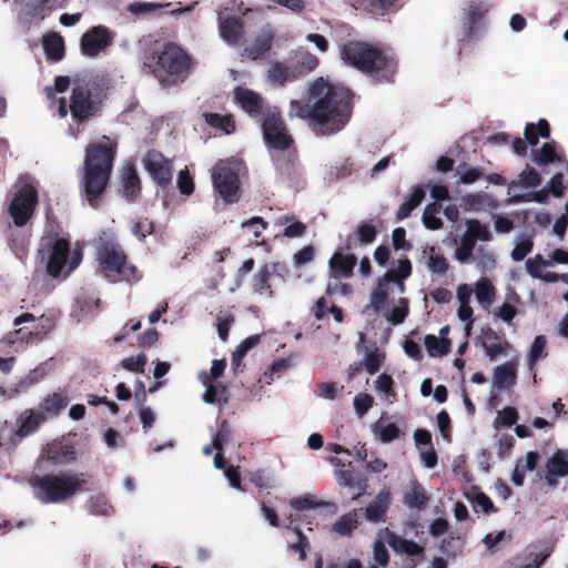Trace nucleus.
Here are the masks:
<instances>
[{"label":"nucleus","mask_w":568,"mask_h":568,"mask_svg":"<svg viewBox=\"0 0 568 568\" xmlns=\"http://www.w3.org/2000/svg\"><path fill=\"white\" fill-rule=\"evenodd\" d=\"M487 9L479 2H470L462 9L459 42L469 41L477 37L484 24Z\"/></svg>","instance_id":"obj_19"},{"label":"nucleus","mask_w":568,"mask_h":568,"mask_svg":"<svg viewBox=\"0 0 568 568\" xmlns=\"http://www.w3.org/2000/svg\"><path fill=\"white\" fill-rule=\"evenodd\" d=\"M534 247V243L529 237L519 241L511 251V258L516 262L523 261Z\"/></svg>","instance_id":"obj_57"},{"label":"nucleus","mask_w":568,"mask_h":568,"mask_svg":"<svg viewBox=\"0 0 568 568\" xmlns=\"http://www.w3.org/2000/svg\"><path fill=\"white\" fill-rule=\"evenodd\" d=\"M425 191L422 186L417 185L413 189L409 196L402 203L396 212V220L403 221L407 219L412 212L423 202Z\"/></svg>","instance_id":"obj_36"},{"label":"nucleus","mask_w":568,"mask_h":568,"mask_svg":"<svg viewBox=\"0 0 568 568\" xmlns=\"http://www.w3.org/2000/svg\"><path fill=\"white\" fill-rule=\"evenodd\" d=\"M402 0H358V8L369 14L384 17L396 12Z\"/></svg>","instance_id":"obj_28"},{"label":"nucleus","mask_w":568,"mask_h":568,"mask_svg":"<svg viewBox=\"0 0 568 568\" xmlns=\"http://www.w3.org/2000/svg\"><path fill=\"white\" fill-rule=\"evenodd\" d=\"M373 405V397L365 393H359L354 397V408L356 414L362 417Z\"/></svg>","instance_id":"obj_61"},{"label":"nucleus","mask_w":568,"mask_h":568,"mask_svg":"<svg viewBox=\"0 0 568 568\" xmlns=\"http://www.w3.org/2000/svg\"><path fill=\"white\" fill-rule=\"evenodd\" d=\"M290 506L294 508L297 511L308 510V509H315L318 507H334L335 506L331 503L321 501L316 498V496L306 494L302 495L295 498H292L290 500Z\"/></svg>","instance_id":"obj_38"},{"label":"nucleus","mask_w":568,"mask_h":568,"mask_svg":"<svg viewBox=\"0 0 568 568\" xmlns=\"http://www.w3.org/2000/svg\"><path fill=\"white\" fill-rule=\"evenodd\" d=\"M476 243L473 239H470L467 234L462 237L460 245L456 248L455 257L460 263H467L470 258H473V251L475 248Z\"/></svg>","instance_id":"obj_50"},{"label":"nucleus","mask_w":568,"mask_h":568,"mask_svg":"<svg viewBox=\"0 0 568 568\" xmlns=\"http://www.w3.org/2000/svg\"><path fill=\"white\" fill-rule=\"evenodd\" d=\"M113 42V32L104 27L97 26L89 29L81 37V52L89 58H95Z\"/></svg>","instance_id":"obj_20"},{"label":"nucleus","mask_w":568,"mask_h":568,"mask_svg":"<svg viewBox=\"0 0 568 568\" xmlns=\"http://www.w3.org/2000/svg\"><path fill=\"white\" fill-rule=\"evenodd\" d=\"M88 509L94 516H111L113 514V507L103 495L91 497L88 503Z\"/></svg>","instance_id":"obj_45"},{"label":"nucleus","mask_w":568,"mask_h":568,"mask_svg":"<svg viewBox=\"0 0 568 568\" xmlns=\"http://www.w3.org/2000/svg\"><path fill=\"white\" fill-rule=\"evenodd\" d=\"M297 63L303 71L312 72L318 67L320 60L315 54L311 52H304L300 55Z\"/></svg>","instance_id":"obj_64"},{"label":"nucleus","mask_w":568,"mask_h":568,"mask_svg":"<svg viewBox=\"0 0 568 568\" xmlns=\"http://www.w3.org/2000/svg\"><path fill=\"white\" fill-rule=\"evenodd\" d=\"M41 252L47 254V273L51 277H59L67 268V274L74 271L82 261V250H71L69 239L60 236H43L41 240Z\"/></svg>","instance_id":"obj_8"},{"label":"nucleus","mask_w":568,"mask_h":568,"mask_svg":"<svg viewBox=\"0 0 568 568\" xmlns=\"http://www.w3.org/2000/svg\"><path fill=\"white\" fill-rule=\"evenodd\" d=\"M260 122L264 141L268 148L281 152L290 151L294 145V140L287 132L280 108L273 106L267 116Z\"/></svg>","instance_id":"obj_12"},{"label":"nucleus","mask_w":568,"mask_h":568,"mask_svg":"<svg viewBox=\"0 0 568 568\" xmlns=\"http://www.w3.org/2000/svg\"><path fill=\"white\" fill-rule=\"evenodd\" d=\"M29 322L32 323L30 329L28 327H20L14 332L9 333L3 341L12 346H14L16 344L22 345L38 343L55 326V320L53 316L42 314L41 316L36 317L31 313H23L20 316L16 317L13 321V325L20 326L21 324Z\"/></svg>","instance_id":"obj_9"},{"label":"nucleus","mask_w":568,"mask_h":568,"mask_svg":"<svg viewBox=\"0 0 568 568\" xmlns=\"http://www.w3.org/2000/svg\"><path fill=\"white\" fill-rule=\"evenodd\" d=\"M341 60L377 83L394 82L397 60L379 44L361 40H347L339 45Z\"/></svg>","instance_id":"obj_3"},{"label":"nucleus","mask_w":568,"mask_h":568,"mask_svg":"<svg viewBox=\"0 0 568 568\" xmlns=\"http://www.w3.org/2000/svg\"><path fill=\"white\" fill-rule=\"evenodd\" d=\"M516 381V364L508 362L494 371L493 386L497 389L509 388Z\"/></svg>","instance_id":"obj_33"},{"label":"nucleus","mask_w":568,"mask_h":568,"mask_svg":"<svg viewBox=\"0 0 568 568\" xmlns=\"http://www.w3.org/2000/svg\"><path fill=\"white\" fill-rule=\"evenodd\" d=\"M385 544H388L395 552L407 556H417L423 551V548L415 541L404 539L388 528L381 529L373 545V557L375 562L383 567L388 564L389 558Z\"/></svg>","instance_id":"obj_11"},{"label":"nucleus","mask_w":568,"mask_h":568,"mask_svg":"<svg viewBox=\"0 0 568 568\" xmlns=\"http://www.w3.org/2000/svg\"><path fill=\"white\" fill-rule=\"evenodd\" d=\"M480 338L487 355H503L510 348V345L489 327L483 329Z\"/></svg>","instance_id":"obj_31"},{"label":"nucleus","mask_w":568,"mask_h":568,"mask_svg":"<svg viewBox=\"0 0 568 568\" xmlns=\"http://www.w3.org/2000/svg\"><path fill=\"white\" fill-rule=\"evenodd\" d=\"M216 320H217L216 328H217L219 337L223 342H226V339L229 337L230 328L235 322V317L231 312L226 311V312H220Z\"/></svg>","instance_id":"obj_51"},{"label":"nucleus","mask_w":568,"mask_h":568,"mask_svg":"<svg viewBox=\"0 0 568 568\" xmlns=\"http://www.w3.org/2000/svg\"><path fill=\"white\" fill-rule=\"evenodd\" d=\"M219 30L221 38L229 44H236L243 37L244 22L235 16L220 19Z\"/></svg>","instance_id":"obj_26"},{"label":"nucleus","mask_w":568,"mask_h":568,"mask_svg":"<svg viewBox=\"0 0 568 568\" xmlns=\"http://www.w3.org/2000/svg\"><path fill=\"white\" fill-rule=\"evenodd\" d=\"M374 436L382 443H389L399 436V429L395 424L384 425L379 422L372 426Z\"/></svg>","instance_id":"obj_44"},{"label":"nucleus","mask_w":568,"mask_h":568,"mask_svg":"<svg viewBox=\"0 0 568 568\" xmlns=\"http://www.w3.org/2000/svg\"><path fill=\"white\" fill-rule=\"evenodd\" d=\"M44 419L45 416L43 412L40 410H28L23 413L19 419V428L16 432V435L19 437L30 435L39 428Z\"/></svg>","instance_id":"obj_32"},{"label":"nucleus","mask_w":568,"mask_h":568,"mask_svg":"<svg viewBox=\"0 0 568 568\" xmlns=\"http://www.w3.org/2000/svg\"><path fill=\"white\" fill-rule=\"evenodd\" d=\"M121 194L128 202H135L141 195V179L134 164H126L120 176Z\"/></svg>","instance_id":"obj_22"},{"label":"nucleus","mask_w":568,"mask_h":568,"mask_svg":"<svg viewBox=\"0 0 568 568\" xmlns=\"http://www.w3.org/2000/svg\"><path fill=\"white\" fill-rule=\"evenodd\" d=\"M109 89V81L103 77L75 83L71 90L69 104L72 120L77 124H83L101 116Z\"/></svg>","instance_id":"obj_4"},{"label":"nucleus","mask_w":568,"mask_h":568,"mask_svg":"<svg viewBox=\"0 0 568 568\" xmlns=\"http://www.w3.org/2000/svg\"><path fill=\"white\" fill-rule=\"evenodd\" d=\"M470 239L476 243L477 240L488 242L493 240L491 232L488 225L483 224L480 221L473 219L467 221V233Z\"/></svg>","instance_id":"obj_41"},{"label":"nucleus","mask_w":568,"mask_h":568,"mask_svg":"<svg viewBox=\"0 0 568 568\" xmlns=\"http://www.w3.org/2000/svg\"><path fill=\"white\" fill-rule=\"evenodd\" d=\"M475 294L478 302L490 304L495 297V287L488 278H481L476 284Z\"/></svg>","instance_id":"obj_49"},{"label":"nucleus","mask_w":568,"mask_h":568,"mask_svg":"<svg viewBox=\"0 0 568 568\" xmlns=\"http://www.w3.org/2000/svg\"><path fill=\"white\" fill-rule=\"evenodd\" d=\"M293 532L295 535V541L288 544V549L297 552L300 560L306 559V550L310 548L308 539L302 534L298 527H294Z\"/></svg>","instance_id":"obj_48"},{"label":"nucleus","mask_w":568,"mask_h":568,"mask_svg":"<svg viewBox=\"0 0 568 568\" xmlns=\"http://www.w3.org/2000/svg\"><path fill=\"white\" fill-rule=\"evenodd\" d=\"M42 45L47 59L52 62H59L65 54L64 40L57 32H49L42 38Z\"/></svg>","instance_id":"obj_29"},{"label":"nucleus","mask_w":568,"mask_h":568,"mask_svg":"<svg viewBox=\"0 0 568 568\" xmlns=\"http://www.w3.org/2000/svg\"><path fill=\"white\" fill-rule=\"evenodd\" d=\"M270 80L277 85H284L291 78L290 68L282 62H275L268 69Z\"/></svg>","instance_id":"obj_47"},{"label":"nucleus","mask_w":568,"mask_h":568,"mask_svg":"<svg viewBox=\"0 0 568 568\" xmlns=\"http://www.w3.org/2000/svg\"><path fill=\"white\" fill-rule=\"evenodd\" d=\"M427 266L433 273L445 274L448 271L449 264L444 255L432 254L428 258Z\"/></svg>","instance_id":"obj_60"},{"label":"nucleus","mask_w":568,"mask_h":568,"mask_svg":"<svg viewBox=\"0 0 568 568\" xmlns=\"http://www.w3.org/2000/svg\"><path fill=\"white\" fill-rule=\"evenodd\" d=\"M274 31L270 24L264 27L255 37L251 45L245 48V53L252 60L261 59L272 48L274 40Z\"/></svg>","instance_id":"obj_25"},{"label":"nucleus","mask_w":568,"mask_h":568,"mask_svg":"<svg viewBox=\"0 0 568 568\" xmlns=\"http://www.w3.org/2000/svg\"><path fill=\"white\" fill-rule=\"evenodd\" d=\"M226 362L224 358L214 359L210 373L201 371L197 375L199 381L206 386L205 392L202 395V399L206 404H222L226 402L225 388L217 387L212 383L217 379L224 372Z\"/></svg>","instance_id":"obj_18"},{"label":"nucleus","mask_w":568,"mask_h":568,"mask_svg":"<svg viewBox=\"0 0 568 568\" xmlns=\"http://www.w3.org/2000/svg\"><path fill=\"white\" fill-rule=\"evenodd\" d=\"M45 231L47 234L44 236H59L62 231V227L51 207L45 210Z\"/></svg>","instance_id":"obj_59"},{"label":"nucleus","mask_w":568,"mask_h":568,"mask_svg":"<svg viewBox=\"0 0 568 568\" xmlns=\"http://www.w3.org/2000/svg\"><path fill=\"white\" fill-rule=\"evenodd\" d=\"M159 332L155 328H148L136 337V346L141 349L153 346L159 341Z\"/></svg>","instance_id":"obj_58"},{"label":"nucleus","mask_w":568,"mask_h":568,"mask_svg":"<svg viewBox=\"0 0 568 568\" xmlns=\"http://www.w3.org/2000/svg\"><path fill=\"white\" fill-rule=\"evenodd\" d=\"M353 92L343 85L317 78L308 88L305 100L291 101V112L305 121L317 136L342 131L353 113Z\"/></svg>","instance_id":"obj_1"},{"label":"nucleus","mask_w":568,"mask_h":568,"mask_svg":"<svg viewBox=\"0 0 568 568\" xmlns=\"http://www.w3.org/2000/svg\"><path fill=\"white\" fill-rule=\"evenodd\" d=\"M390 503V493L387 489L381 490L365 509V517L372 523L384 520L386 510Z\"/></svg>","instance_id":"obj_27"},{"label":"nucleus","mask_w":568,"mask_h":568,"mask_svg":"<svg viewBox=\"0 0 568 568\" xmlns=\"http://www.w3.org/2000/svg\"><path fill=\"white\" fill-rule=\"evenodd\" d=\"M428 498L425 489L419 484H413L409 491L404 497V503L409 508H423Z\"/></svg>","instance_id":"obj_40"},{"label":"nucleus","mask_w":568,"mask_h":568,"mask_svg":"<svg viewBox=\"0 0 568 568\" xmlns=\"http://www.w3.org/2000/svg\"><path fill=\"white\" fill-rule=\"evenodd\" d=\"M33 496L43 504L63 503L87 483L83 474L63 471L60 474H32L28 479Z\"/></svg>","instance_id":"obj_5"},{"label":"nucleus","mask_w":568,"mask_h":568,"mask_svg":"<svg viewBox=\"0 0 568 568\" xmlns=\"http://www.w3.org/2000/svg\"><path fill=\"white\" fill-rule=\"evenodd\" d=\"M460 173V182L463 184H471L484 175V170L479 168H469L466 163L458 166Z\"/></svg>","instance_id":"obj_55"},{"label":"nucleus","mask_w":568,"mask_h":568,"mask_svg":"<svg viewBox=\"0 0 568 568\" xmlns=\"http://www.w3.org/2000/svg\"><path fill=\"white\" fill-rule=\"evenodd\" d=\"M176 185L181 194L186 196L193 194L195 187L194 180L186 168L179 172Z\"/></svg>","instance_id":"obj_53"},{"label":"nucleus","mask_w":568,"mask_h":568,"mask_svg":"<svg viewBox=\"0 0 568 568\" xmlns=\"http://www.w3.org/2000/svg\"><path fill=\"white\" fill-rule=\"evenodd\" d=\"M292 366V362L290 357H280L274 361L271 366H268L263 376L260 379V383H264L266 385L272 384L275 378H278L284 372H286Z\"/></svg>","instance_id":"obj_37"},{"label":"nucleus","mask_w":568,"mask_h":568,"mask_svg":"<svg viewBox=\"0 0 568 568\" xmlns=\"http://www.w3.org/2000/svg\"><path fill=\"white\" fill-rule=\"evenodd\" d=\"M378 231L373 221H362L349 235L343 246L344 251H349L356 245L366 246L375 242Z\"/></svg>","instance_id":"obj_24"},{"label":"nucleus","mask_w":568,"mask_h":568,"mask_svg":"<svg viewBox=\"0 0 568 568\" xmlns=\"http://www.w3.org/2000/svg\"><path fill=\"white\" fill-rule=\"evenodd\" d=\"M203 119L209 126L226 135L234 133L236 130V122L234 115L231 113L220 114L214 112H204Z\"/></svg>","instance_id":"obj_30"},{"label":"nucleus","mask_w":568,"mask_h":568,"mask_svg":"<svg viewBox=\"0 0 568 568\" xmlns=\"http://www.w3.org/2000/svg\"><path fill=\"white\" fill-rule=\"evenodd\" d=\"M154 232V223L149 217H139L132 227V233L143 242L148 235Z\"/></svg>","instance_id":"obj_52"},{"label":"nucleus","mask_w":568,"mask_h":568,"mask_svg":"<svg viewBox=\"0 0 568 568\" xmlns=\"http://www.w3.org/2000/svg\"><path fill=\"white\" fill-rule=\"evenodd\" d=\"M520 182L525 187H537L541 183V178L535 169L528 166L520 174Z\"/></svg>","instance_id":"obj_63"},{"label":"nucleus","mask_w":568,"mask_h":568,"mask_svg":"<svg viewBox=\"0 0 568 568\" xmlns=\"http://www.w3.org/2000/svg\"><path fill=\"white\" fill-rule=\"evenodd\" d=\"M285 270V264L271 263L262 265L252 278V290L255 294L267 298L275 297V291L272 285V275L278 272V268Z\"/></svg>","instance_id":"obj_21"},{"label":"nucleus","mask_w":568,"mask_h":568,"mask_svg":"<svg viewBox=\"0 0 568 568\" xmlns=\"http://www.w3.org/2000/svg\"><path fill=\"white\" fill-rule=\"evenodd\" d=\"M74 458L75 456L72 446L54 442L48 444L42 449L34 464V470L39 473H48L55 466L71 463Z\"/></svg>","instance_id":"obj_16"},{"label":"nucleus","mask_w":568,"mask_h":568,"mask_svg":"<svg viewBox=\"0 0 568 568\" xmlns=\"http://www.w3.org/2000/svg\"><path fill=\"white\" fill-rule=\"evenodd\" d=\"M265 335L258 334L248 336L236 347L232 355H246L248 351L258 345L262 339H265Z\"/></svg>","instance_id":"obj_62"},{"label":"nucleus","mask_w":568,"mask_h":568,"mask_svg":"<svg viewBox=\"0 0 568 568\" xmlns=\"http://www.w3.org/2000/svg\"><path fill=\"white\" fill-rule=\"evenodd\" d=\"M408 313H409L408 301L406 298H399L398 305L392 310L387 320L393 325H399L405 321Z\"/></svg>","instance_id":"obj_54"},{"label":"nucleus","mask_w":568,"mask_h":568,"mask_svg":"<svg viewBox=\"0 0 568 568\" xmlns=\"http://www.w3.org/2000/svg\"><path fill=\"white\" fill-rule=\"evenodd\" d=\"M234 102L250 118L261 121L274 105H270L266 100L256 91L237 85L233 90Z\"/></svg>","instance_id":"obj_15"},{"label":"nucleus","mask_w":568,"mask_h":568,"mask_svg":"<svg viewBox=\"0 0 568 568\" xmlns=\"http://www.w3.org/2000/svg\"><path fill=\"white\" fill-rule=\"evenodd\" d=\"M531 158L540 166L564 161V156L557 154L556 141L546 142L540 149L532 150Z\"/></svg>","instance_id":"obj_35"},{"label":"nucleus","mask_w":568,"mask_h":568,"mask_svg":"<svg viewBox=\"0 0 568 568\" xmlns=\"http://www.w3.org/2000/svg\"><path fill=\"white\" fill-rule=\"evenodd\" d=\"M143 166L152 181L162 190L168 189L173 180V162L162 152L148 150L142 160Z\"/></svg>","instance_id":"obj_14"},{"label":"nucleus","mask_w":568,"mask_h":568,"mask_svg":"<svg viewBox=\"0 0 568 568\" xmlns=\"http://www.w3.org/2000/svg\"><path fill=\"white\" fill-rule=\"evenodd\" d=\"M239 171L237 164L229 161H220L213 166V187L225 204H234L241 200L242 190Z\"/></svg>","instance_id":"obj_10"},{"label":"nucleus","mask_w":568,"mask_h":568,"mask_svg":"<svg viewBox=\"0 0 568 568\" xmlns=\"http://www.w3.org/2000/svg\"><path fill=\"white\" fill-rule=\"evenodd\" d=\"M357 264L354 254H343L341 251L333 253L328 261L329 275L336 280L351 278Z\"/></svg>","instance_id":"obj_23"},{"label":"nucleus","mask_w":568,"mask_h":568,"mask_svg":"<svg viewBox=\"0 0 568 568\" xmlns=\"http://www.w3.org/2000/svg\"><path fill=\"white\" fill-rule=\"evenodd\" d=\"M358 525V513L353 510L348 514L343 515L332 527V531L339 536H348L357 528Z\"/></svg>","instance_id":"obj_39"},{"label":"nucleus","mask_w":568,"mask_h":568,"mask_svg":"<svg viewBox=\"0 0 568 568\" xmlns=\"http://www.w3.org/2000/svg\"><path fill=\"white\" fill-rule=\"evenodd\" d=\"M68 0H29L18 13V21L27 28L48 18L54 10L61 9Z\"/></svg>","instance_id":"obj_17"},{"label":"nucleus","mask_w":568,"mask_h":568,"mask_svg":"<svg viewBox=\"0 0 568 568\" xmlns=\"http://www.w3.org/2000/svg\"><path fill=\"white\" fill-rule=\"evenodd\" d=\"M192 67V57L174 42H166L162 50L146 55L143 61V68L160 81H164L166 75L183 81Z\"/></svg>","instance_id":"obj_7"},{"label":"nucleus","mask_w":568,"mask_h":568,"mask_svg":"<svg viewBox=\"0 0 568 568\" xmlns=\"http://www.w3.org/2000/svg\"><path fill=\"white\" fill-rule=\"evenodd\" d=\"M549 265L550 262L545 260L540 254H537L536 256L526 261V270L528 274L534 278H539L541 276L540 268Z\"/></svg>","instance_id":"obj_56"},{"label":"nucleus","mask_w":568,"mask_h":568,"mask_svg":"<svg viewBox=\"0 0 568 568\" xmlns=\"http://www.w3.org/2000/svg\"><path fill=\"white\" fill-rule=\"evenodd\" d=\"M95 258L100 273L111 283H134L141 278L136 266L129 262L128 254L113 240L100 237L97 241Z\"/></svg>","instance_id":"obj_6"},{"label":"nucleus","mask_w":568,"mask_h":568,"mask_svg":"<svg viewBox=\"0 0 568 568\" xmlns=\"http://www.w3.org/2000/svg\"><path fill=\"white\" fill-rule=\"evenodd\" d=\"M118 143L108 135L85 146L81 194L93 209L100 206L101 197L110 182Z\"/></svg>","instance_id":"obj_2"},{"label":"nucleus","mask_w":568,"mask_h":568,"mask_svg":"<svg viewBox=\"0 0 568 568\" xmlns=\"http://www.w3.org/2000/svg\"><path fill=\"white\" fill-rule=\"evenodd\" d=\"M67 405L68 400L64 396L53 393L43 399L41 408L49 416H57Z\"/></svg>","instance_id":"obj_43"},{"label":"nucleus","mask_w":568,"mask_h":568,"mask_svg":"<svg viewBox=\"0 0 568 568\" xmlns=\"http://www.w3.org/2000/svg\"><path fill=\"white\" fill-rule=\"evenodd\" d=\"M388 298V284L383 282L379 277L376 283V287L372 292L371 303L376 312H379L386 304Z\"/></svg>","instance_id":"obj_46"},{"label":"nucleus","mask_w":568,"mask_h":568,"mask_svg":"<svg viewBox=\"0 0 568 568\" xmlns=\"http://www.w3.org/2000/svg\"><path fill=\"white\" fill-rule=\"evenodd\" d=\"M546 479L551 483L550 477H562L568 475V452L557 450L547 462Z\"/></svg>","instance_id":"obj_34"},{"label":"nucleus","mask_w":568,"mask_h":568,"mask_svg":"<svg viewBox=\"0 0 568 568\" xmlns=\"http://www.w3.org/2000/svg\"><path fill=\"white\" fill-rule=\"evenodd\" d=\"M424 344L429 355H447L452 346L449 339H440L433 334L425 336Z\"/></svg>","instance_id":"obj_42"},{"label":"nucleus","mask_w":568,"mask_h":568,"mask_svg":"<svg viewBox=\"0 0 568 568\" xmlns=\"http://www.w3.org/2000/svg\"><path fill=\"white\" fill-rule=\"evenodd\" d=\"M39 204L37 187L31 183H26L14 193L9 205L8 212L16 226H24L33 216Z\"/></svg>","instance_id":"obj_13"}]
</instances>
